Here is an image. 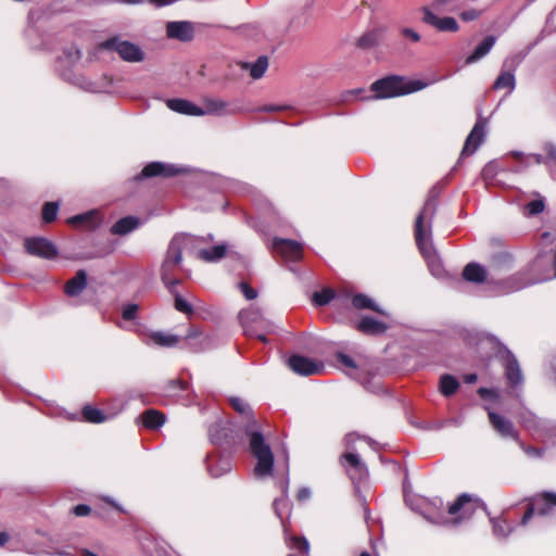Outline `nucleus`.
<instances>
[{
	"label": "nucleus",
	"mask_w": 556,
	"mask_h": 556,
	"mask_svg": "<svg viewBox=\"0 0 556 556\" xmlns=\"http://www.w3.org/2000/svg\"><path fill=\"white\" fill-rule=\"evenodd\" d=\"M229 402L235 410L247 418V421L241 429L249 442V451L256 459V464L253 469L254 476L258 479L270 477L273 475L275 463L274 453L269 443L262 433L261 427L255 420L250 406L240 397H231Z\"/></svg>",
	"instance_id": "nucleus-1"
},
{
	"label": "nucleus",
	"mask_w": 556,
	"mask_h": 556,
	"mask_svg": "<svg viewBox=\"0 0 556 556\" xmlns=\"http://www.w3.org/2000/svg\"><path fill=\"white\" fill-rule=\"evenodd\" d=\"M437 212V199L430 195L415 222V239L421 254L427 258L429 269L435 277H441L443 268L431 244V223Z\"/></svg>",
	"instance_id": "nucleus-2"
},
{
	"label": "nucleus",
	"mask_w": 556,
	"mask_h": 556,
	"mask_svg": "<svg viewBox=\"0 0 556 556\" xmlns=\"http://www.w3.org/2000/svg\"><path fill=\"white\" fill-rule=\"evenodd\" d=\"M198 241L199 238L188 233L176 235L170 240L161 266V279L170 293H174V287L180 283L174 274L181 265L182 252L193 251Z\"/></svg>",
	"instance_id": "nucleus-3"
},
{
	"label": "nucleus",
	"mask_w": 556,
	"mask_h": 556,
	"mask_svg": "<svg viewBox=\"0 0 556 556\" xmlns=\"http://www.w3.org/2000/svg\"><path fill=\"white\" fill-rule=\"evenodd\" d=\"M428 84L420 80H405L399 76H390L375 81L371 85V91L375 92V98H393L399 96L408 94L426 88Z\"/></svg>",
	"instance_id": "nucleus-4"
},
{
	"label": "nucleus",
	"mask_w": 556,
	"mask_h": 556,
	"mask_svg": "<svg viewBox=\"0 0 556 556\" xmlns=\"http://www.w3.org/2000/svg\"><path fill=\"white\" fill-rule=\"evenodd\" d=\"M210 440L215 445H236L244 441L245 435L241 428H237L232 422L225 419H218L208 428Z\"/></svg>",
	"instance_id": "nucleus-5"
},
{
	"label": "nucleus",
	"mask_w": 556,
	"mask_h": 556,
	"mask_svg": "<svg viewBox=\"0 0 556 556\" xmlns=\"http://www.w3.org/2000/svg\"><path fill=\"white\" fill-rule=\"evenodd\" d=\"M488 340L493 343L496 349L495 356L501 361L510 387L521 386L523 383V376L516 356L494 337H490Z\"/></svg>",
	"instance_id": "nucleus-6"
},
{
	"label": "nucleus",
	"mask_w": 556,
	"mask_h": 556,
	"mask_svg": "<svg viewBox=\"0 0 556 556\" xmlns=\"http://www.w3.org/2000/svg\"><path fill=\"white\" fill-rule=\"evenodd\" d=\"M239 320L247 336L255 337L264 343L267 342L266 337L258 333V331L268 330L270 328V324L263 317L258 307L251 305L250 307L240 311Z\"/></svg>",
	"instance_id": "nucleus-7"
},
{
	"label": "nucleus",
	"mask_w": 556,
	"mask_h": 556,
	"mask_svg": "<svg viewBox=\"0 0 556 556\" xmlns=\"http://www.w3.org/2000/svg\"><path fill=\"white\" fill-rule=\"evenodd\" d=\"M356 439V435L353 433H350L345 437L344 441L348 447V452L341 456L340 463L346 468V471L353 481H361L367 477L368 471L366 465L353 451L352 443Z\"/></svg>",
	"instance_id": "nucleus-8"
},
{
	"label": "nucleus",
	"mask_w": 556,
	"mask_h": 556,
	"mask_svg": "<svg viewBox=\"0 0 556 556\" xmlns=\"http://www.w3.org/2000/svg\"><path fill=\"white\" fill-rule=\"evenodd\" d=\"M100 47L104 50H111L118 53V55L126 62H141L144 59V52L141 48L127 40H122L119 37H112L103 41Z\"/></svg>",
	"instance_id": "nucleus-9"
},
{
	"label": "nucleus",
	"mask_w": 556,
	"mask_h": 556,
	"mask_svg": "<svg viewBox=\"0 0 556 556\" xmlns=\"http://www.w3.org/2000/svg\"><path fill=\"white\" fill-rule=\"evenodd\" d=\"M556 507V494L552 492H545L541 495L535 496L527 511L525 513L521 525L526 526L529 520L534 516V514L539 516H547L549 515L554 508Z\"/></svg>",
	"instance_id": "nucleus-10"
},
{
	"label": "nucleus",
	"mask_w": 556,
	"mask_h": 556,
	"mask_svg": "<svg viewBox=\"0 0 556 556\" xmlns=\"http://www.w3.org/2000/svg\"><path fill=\"white\" fill-rule=\"evenodd\" d=\"M492 428L504 439H509L519 442V432L513 421L493 410L485 407Z\"/></svg>",
	"instance_id": "nucleus-11"
},
{
	"label": "nucleus",
	"mask_w": 556,
	"mask_h": 556,
	"mask_svg": "<svg viewBox=\"0 0 556 556\" xmlns=\"http://www.w3.org/2000/svg\"><path fill=\"white\" fill-rule=\"evenodd\" d=\"M273 250L286 261L298 262L302 258L303 245L295 240L275 238Z\"/></svg>",
	"instance_id": "nucleus-12"
},
{
	"label": "nucleus",
	"mask_w": 556,
	"mask_h": 556,
	"mask_svg": "<svg viewBox=\"0 0 556 556\" xmlns=\"http://www.w3.org/2000/svg\"><path fill=\"white\" fill-rule=\"evenodd\" d=\"M62 76L65 80L89 92L108 91V87L111 83L106 77L102 78L100 81H93L81 74H76L73 72H64L62 73Z\"/></svg>",
	"instance_id": "nucleus-13"
},
{
	"label": "nucleus",
	"mask_w": 556,
	"mask_h": 556,
	"mask_svg": "<svg viewBox=\"0 0 556 556\" xmlns=\"http://www.w3.org/2000/svg\"><path fill=\"white\" fill-rule=\"evenodd\" d=\"M27 253L47 260H52L58 255L56 247L46 238H28L25 240Z\"/></svg>",
	"instance_id": "nucleus-14"
},
{
	"label": "nucleus",
	"mask_w": 556,
	"mask_h": 556,
	"mask_svg": "<svg viewBox=\"0 0 556 556\" xmlns=\"http://www.w3.org/2000/svg\"><path fill=\"white\" fill-rule=\"evenodd\" d=\"M421 12L424 13L422 22L434 27L439 31L455 33L459 28L458 23L454 17H439L428 5L422 7Z\"/></svg>",
	"instance_id": "nucleus-15"
},
{
	"label": "nucleus",
	"mask_w": 556,
	"mask_h": 556,
	"mask_svg": "<svg viewBox=\"0 0 556 556\" xmlns=\"http://www.w3.org/2000/svg\"><path fill=\"white\" fill-rule=\"evenodd\" d=\"M288 364L292 371L301 376L317 375L324 370L321 363L302 355H292Z\"/></svg>",
	"instance_id": "nucleus-16"
},
{
	"label": "nucleus",
	"mask_w": 556,
	"mask_h": 556,
	"mask_svg": "<svg viewBox=\"0 0 556 556\" xmlns=\"http://www.w3.org/2000/svg\"><path fill=\"white\" fill-rule=\"evenodd\" d=\"M486 119L479 117L470 134L468 135L460 156H468L476 152L479 146L482 143L485 136Z\"/></svg>",
	"instance_id": "nucleus-17"
},
{
	"label": "nucleus",
	"mask_w": 556,
	"mask_h": 556,
	"mask_svg": "<svg viewBox=\"0 0 556 556\" xmlns=\"http://www.w3.org/2000/svg\"><path fill=\"white\" fill-rule=\"evenodd\" d=\"M199 241L197 242V248L192 251L197 253L198 258L207 262H218L220 261L227 253V245L224 243L217 244L215 247H212L210 249H201L199 248V244L204 241H213V235H207L206 238L204 237H198Z\"/></svg>",
	"instance_id": "nucleus-18"
},
{
	"label": "nucleus",
	"mask_w": 556,
	"mask_h": 556,
	"mask_svg": "<svg viewBox=\"0 0 556 556\" xmlns=\"http://www.w3.org/2000/svg\"><path fill=\"white\" fill-rule=\"evenodd\" d=\"M166 35L170 39L182 42L191 41L194 37V27L189 21L168 22L166 24Z\"/></svg>",
	"instance_id": "nucleus-19"
},
{
	"label": "nucleus",
	"mask_w": 556,
	"mask_h": 556,
	"mask_svg": "<svg viewBox=\"0 0 556 556\" xmlns=\"http://www.w3.org/2000/svg\"><path fill=\"white\" fill-rule=\"evenodd\" d=\"M548 420L538 417L530 410H525L520 415L521 426L534 438L541 439L546 430Z\"/></svg>",
	"instance_id": "nucleus-20"
},
{
	"label": "nucleus",
	"mask_w": 556,
	"mask_h": 556,
	"mask_svg": "<svg viewBox=\"0 0 556 556\" xmlns=\"http://www.w3.org/2000/svg\"><path fill=\"white\" fill-rule=\"evenodd\" d=\"M206 468L213 478H218L232 468V463L229 456L211 455L206 458Z\"/></svg>",
	"instance_id": "nucleus-21"
},
{
	"label": "nucleus",
	"mask_w": 556,
	"mask_h": 556,
	"mask_svg": "<svg viewBox=\"0 0 556 556\" xmlns=\"http://www.w3.org/2000/svg\"><path fill=\"white\" fill-rule=\"evenodd\" d=\"M240 111L241 110L238 105L230 104L220 99L205 100V108L203 109L204 115H232L239 113Z\"/></svg>",
	"instance_id": "nucleus-22"
},
{
	"label": "nucleus",
	"mask_w": 556,
	"mask_h": 556,
	"mask_svg": "<svg viewBox=\"0 0 556 556\" xmlns=\"http://www.w3.org/2000/svg\"><path fill=\"white\" fill-rule=\"evenodd\" d=\"M476 507H481L484 510L486 509L484 503L478 501L472 503L471 496L464 493L459 495L452 505H450L447 511L450 515H456L463 510V515H466L471 514Z\"/></svg>",
	"instance_id": "nucleus-23"
},
{
	"label": "nucleus",
	"mask_w": 556,
	"mask_h": 556,
	"mask_svg": "<svg viewBox=\"0 0 556 556\" xmlns=\"http://www.w3.org/2000/svg\"><path fill=\"white\" fill-rule=\"evenodd\" d=\"M285 540L291 551L288 556H309V543L304 536L291 535L285 530Z\"/></svg>",
	"instance_id": "nucleus-24"
},
{
	"label": "nucleus",
	"mask_w": 556,
	"mask_h": 556,
	"mask_svg": "<svg viewBox=\"0 0 556 556\" xmlns=\"http://www.w3.org/2000/svg\"><path fill=\"white\" fill-rule=\"evenodd\" d=\"M178 173V169H176L174 166L162 163V162H152L149 163L143 167L141 170V174L138 176V178L141 177H154V176H164V177H170Z\"/></svg>",
	"instance_id": "nucleus-25"
},
{
	"label": "nucleus",
	"mask_w": 556,
	"mask_h": 556,
	"mask_svg": "<svg viewBox=\"0 0 556 556\" xmlns=\"http://www.w3.org/2000/svg\"><path fill=\"white\" fill-rule=\"evenodd\" d=\"M167 106L177 113L190 115V116H202L204 115L203 109L195 105L193 102L184 99H170L167 101Z\"/></svg>",
	"instance_id": "nucleus-26"
},
{
	"label": "nucleus",
	"mask_w": 556,
	"mask_h": 556,
	"mask_svg": "<svg viewBox=\"0 0 556 556\" xmlns=\"http://www.w3.org/2000/svg\"><path fill=\"white\" fill-rule=\"evenodd\" d=\"M87 286V274L80 269L76 275L65 283L64 291L68 296H76L83 292Z\"/></svg>",
	"instance_id": "nucleus-27"
},
{
	"label": "nucleus",
	"mask_w": 556,
	"mask_h": 556,
	"mask_svg": "<svg viewBox=\"0 0 556 556\" xmlns=\"http://www.w3.org/2000/svg\"><path fill=\"white\" fill-rule=\"evenodd\" d=\"M185 340L187 341L188 348L194 352H199L205 349L208 343V338L202 333L198 328L190 327Z\"/></svg>",
	"instance_id": "nucleus-28"
},
{
	"label": "nucleus",
	"mask_w": 556,
	"mask_h": 556,
	"mask_svg": "<svg viewBox=\"0 0 556 556\" xmlns=\"http://www.w3.org/2000/svg\"><path fill=\"white\" fill-rule=\"evenodd\" d=\"M463 277L467 281L481 283L488 279V273L482 265L478 263H469L463 270Z\"/></svg>",
	"instance_id": "nucleus-29"
},
{
	"label": "nucleus",
	"mask_w": 556,
	"mask_h": 556,
	"mask_svg": "<svg viewBox=\"0 0 556 556\" xmlns=\"http://www.w3.org/2000/svg\"><path fill=\"white\" fill-rule=\"evenodd\" d=\"M357 329L365 334H381L387 331L388 326L372 317L365 316L359 320Z\"/></svg>",
	"instance_id": "nucleus-30"
},
{
	"label": "nucleus",
	"mask_w": 556,
	"mask_h": 556,
	"mask_svg": "<svg viewBox=\"0 0 556 556\" xmlns=\"http://www.w3.org/2000/svg\"><path fill=\"white\" fill-rule=\"evenodd\" d=\"M140 226V219L135 216H126L118 219L111 228L113 235L125 236Z\"/></svg>",
	"instance_id": "nucleus-31"
},
{
	"label": "nucleus",
	"mask_w": 556,
	"mask_h": 556,
	"mask_svg": "<svg viewBox=\"0 0 556 556\" xmlns=\"http://www.w3.org/2000/svg\"><path fill=\"white\" fill-rule=\"evenodd\" d=\"M116 413H104L99 408L86 405L83 407V417L86 421L91 424H102L106 420L112 419Z\"/></svg>",
	"instance_id": "nucleus-32"
},
{
	"label": "nucleus",
	"mask_w": 556,
	"mask_h": 556,
	"mask_svg": "<svg viewBox=\"0 0 556 556\" xmlns=\"http://www.w3.org/2000/svg\"><path fill=\"white\" fill-rule=\"evenodd\" d=\"M288 486H289V481L287 479L285 482L281 483V490H282L283 495L279 498H276L273 503L274 511H275L276 516L281 520L283 531L288 530L286 521L282 519V511L289 510V501H288V496H287Z\"/></svg>",
	"instance_id": "nucleus-33"
},
{
	"label": "nucleus",
	"mask_w": 556,
	"mask_h": 556,
	"mask_svg": "<svg viewBox=\"0 0 556 556\" xmlns=\"http://www.w3.org/2000/svg\"><path fill=\"white\" fill-rule=\"evenodd\" d=\"M495 43V37L488 36L475 49V51L466 59L467 64L475 63L485 56Z\"/></svg>",
	"instance_id": "nucleus-34"
},
{
	"label": "nucleus",
	"mask_w": 556,
	"mask_h": 556,
	"mask_svg": "<svg viewBox=\"0 0 556 556\" xmlns=\"http://www.w3.org/2000/svg\"><path fill=\"white\" fill-rule=\"evenodd\" d=\"M352 305L356 309H371L380 315H387L386 312L380 308L372 299L363 293L355 294L352 298Z\"/></svg>",
	"instance_id": "nucleus-35"
},
{
	"label": "nucleus",
	"mask_w": 556,
	"mask_h": 556,
	"mask_svg": "<svg viewBox=\"0 0 556 556\" xmlns=\"http://www.w3.org/2000/svg\"><path fill=\"white\" fill-rule=\"evenodd\" d=\"M542 281V279H522L520 275L514 276L502 282V291L503 292H513L520 290L527 286L538 283Z\"/></svg>",
	"instance_id": "nucleus-36"
},
{
	"label": "nucleus",
	"mask_w": 556,
	"mask_h": 556,
	"mask_svg": "<svg viewBox=\"0 0 556 556\" xmlns=\"http://www.w3.org/2000/svg\"><path fill=\"white\" fill-rule=\"evenodd\" d=\"M141 418L143 426L149 429H156L165 421V416L155 409H148L142 414Z\"/></svg>",
	"instance_id": "nucleus-37"
},
{
	"label": "nucleus",
	"mask_w": 556,
	"mask_h": 556,
	"mask_svg": "<svg viewBox=\"0 0 556 556\" xmlns=\"http://www.w3.org/2000/svg\"><path fill=\"white\" fill-rule=\"evenodd\" d=\"M516 87L515 75L511 71H502L493 84L494 89L507 88L508 92H513Z\"/></svg>",
	"instance_id": "nucleus-38"
},
{
	"label": "nucleus",
	"mask_w": 556,
	"mask_h": 556,
	"mask_svg": "<svg viewBox=\"0 0 556 556\" xmlns=\"http://www.w3.org/2000/svg\"><path fill=\"white\" fill-rule=\"evenodd\" d=\"M459 381L452 375L445 374L440 378V392L444 396L453 395L459 388Z\"/></svg>",
	"instance_id": "nucleus-39"
},
{
	"label": "nucleus",
	"mask_w": 556,
	"mask_h": 556,
	"mask_svg": "<svg viewBox=\"0 0 556 556\" xmlns=\"http://www.w3.org/2000/svg\"><path fill=\"white\" fill-rule=\"evenodd\" d=\"M150 339L153 343L165 346V348H172L175 346L179 342V337L166 332H153L150 336Z\"/></svg>",
	"instance_id": "nucleus-40"
},
{
	"label": "nucleus",
	"mask_w": 556,
	"mask_h": 556,
	"mask_svg": "<svg viewBox=\"0 0 556 556\" xmlns=\"http://www.w3.org/2000/svg\"><path fill=\"white\" fill-rule=\"evenodd\" d=\"M243 66L250 68V75L252 78L260 79L268 67V59L267 56L262 55L253 64L245 63Z\"/></svg>",
	"instance_id": "nucleus-41"
},
{
	"label": "nucleus",
	"mask_w": 556,
	"mask_h": 556,
	"mask_svg": "<svg viewBox=\"0 0 556 556\" xmlns=\"http://www.w3.org/2000/svg\"><path fill=\"white\" fill-rule=\"evenodd\" d=\"M491 522L493 525V533L498 539H506L513 531V528L505 519L493 518Z\"/></svg>",
	"instance_id": "nucleus-42"
},
{
	"label": "nucleus",
	"mask_w": 556,
	"mask_h": 556,
	"mask_svg": "<svg viewBox=\"0 0 556 556\" xmlns=\"http://www.w3.org/2000/svg\"><path fill=\"white\" fill-rule=\"evenodd\" d=\"M381 34H382V31L380 29H372V30L364 34L358 39V46L364 49H369V48L375 47L379 42V40L381 38Z\"/></svg>",
	"instance_id": "nucleus-43"
},
{
	"label": "nucleus",
	"mask_w": 556,
	"mask_h": 556,
	"mask_svg": "<svg viewBox=\"0 0 556 556\" xmlns=\"http://www.w3.org/2000/svg\"><path fill=\"white\" fill-rule=\"evenodd\" d=\"M334 298V291L332 289L326 288L319 292H315L313 295V301L317 306L327 305Z\"/></svg>",
	"instance_id": "nucleus-44"
},
{
	"label": "nucleus",
	"mask_w": 556,
	"mask_h": 556,
	"mask_svg": "<svg viewBox=\"0 0 556 556\" xmlns=\"http://www.w3.org/2000/svg\"><path fill=\"white\" fill-rule=\"evenodd\" d=\"M172 294L175 296L174 306L178 312L187 314V315H191L193 313L192 305L186 299H184L180 294H178V292L176 291L175 288H174V293H172Z\"/></svg>",
	"instance_id": "nucleus-45"
},
{
	"label": "nucleus",
	"mask_w": 556,
	"mask_h": 556,
	"mask_svg": "<svg viewBox=\"0 0 556 556\" xmlns=\"http://www.w3.org/2000/svg\"><path fill=\"white\" fill-rule=\"evenodd\" d=\"M59 211L58 202H47L42 207V219L45 223H51L56 218Z\"/></svg>",
	"instance_id": "nucleus-46"
},
{
	"label": "nucleus",
	"mask_w": 556,
	"mask_h": 556,
	"mask_svg": "<svg viewBox=\"0 0 556 556\" xmlns=\"http://www.w3.org/2000/svg\"><path fill=\"white\" fill-rule=\"evenodd\" d=\"M459 0H433L430 5H428L433 11H443L447 5H453L450 10H454L458 7Z\"/></svg>",
	"instance_id": "nucleus-47"
},
{
	"label": "nucleus",
	"mask_w": 556,
	"mask_h": 556,
	"mask_svg": "<svg viewBox=\"0 0 556 556\" xmlns=\"http://www.w3.org/2000/svg\"><path fill=\"white\" fill-rule=\"evenodd\" d=\"M545 205L543 200H532L526 205V212L529 216L538 215L543 212Z\"/></svg>",
	"instance_id": "nucleus-48"
},
{
	"label": "nucleus",
	"mask_w": 556,
	"mask_h": 556,
	"mask_svg": "<svg viewBox=\"0 0 556 556\" xmlns=\"http://www.w3.org/2000/svg\"><path fill=\"white\" fill-rule=\"evenodd\" d=\"M541 439L556 443V421L548 420L546 430Z\"/></svg>",
	"instance_id": "nucleus-49"
},
{
	"label": "nucleus",
	"mask_w": 556,
	"mask_h": 556,
	"mask_svg": "<svg viewBox=\"0 0 556 556\" xmlns=\"http://www.w3.org/2000/svg\"><path fill=\"white\" fill-rule=\"evenodd\" d=\"M519 447L530 457H541L543 455V451L540 448H536L534 446H528L526 445L521 439L519 438V442H516Z\"/></svg>",
	"instance_id": "nucleus-50"
},
{
	"label": "nucleus",
	"mask_w": 556,
	"mask_h": 556,
	"mask_svg": "<svg viewBox=\"0 0 556 556\" xmlns=\"http://www.w3.org/2000/svg\"><path fill=\"white\" fill-rule=\"evenodd\" d=\"M478 394L484 400H497L500 397V393L496 389H489L483 387L478 389Z\"/></svg>",
	"instance_id": "nucleus-51"
},
{
	"label": "nucleus",
	"mask_w": 556,
	"mask_h": 556,
	"mask_svg": "<svg viewBox=\"0 0 556 556\" xmlns=\"http://www.w3.org/2000/svg\"><path fill=\"white\" fill-rule=\"evenodd\" d=\"M137 312H138V305L137 304H127L124 308H123V318L126 319V320H132L135 319L136 315H137Z\"/></svg>",
	"instance_id": "nucleus-52"
},
{
	"label": "nucleus",
	"mask_w": 556,
	"mask_h": 556,
	"mask_svg": "<svg viewBox=\"0 0 556 556\" xmlns=\"http://www.w3.org/2000/svg\"><path fill=\"white\" fill-rule=\"evenodd\" d=\"M337 359L342 366L353 369V370L356 369V364L351 356H349L344 353H339L337 356Z\"/></svg>",
	"instance_id": "nucleus-53"
},
{
	"label": "nucleus",
	"mask_w": 556,
	"mask_h": 556,
	"mask_svg": "<svg viewBox=\"0 0 556 556\" xmlns=\"http://www.w3.org/2000/svg\"><path fill=\"white\" fill-rule=\"evenodd\" d=\"M92 216H93L92 212L78 214L76 216L71 217L68 219V223L74 224V225H81L84 223L89 222L92 218Z\"/></svg>",
	"instance_id": "nucleus-54"
},
{
	"label": "nucleus",
	"mask_w": 556,
	"mask_h": 556,
	"mask_svg": "<svg viewBox=\"0 0 556 556\" xmlns=\"http://www.w3.org/2000/svg\"><path fill=\"white\" fill-rule=\"evenodd\" d=\"M239 288L247 300H254L257 296L256 290L250 287L247 282H241Z\"/></svg>",
	"instance_id": "nucleus-55"
},
{
	"label": "nucleus",
	"mask_w": 556,
	"mask_h": 556,
	"mask_svg": "<svg viewBox=\"0 0 556 556\" xmlns=\"http://www.w3.org/2000/svg\"><path fill=\"white\" fill-rule=\"evenodd\" d=\"M401 34L405 38L412 40L413 42H418V41H420V38H421L420 35L416 30H414L413 28H408V27L402 28Z\"/></svg>",
	"instance_id": "nucleus-56"
},
{
	"label": "nucleus",
	"mask_w": 556,
	"mask_h": 556,
	"mask_svg": "<svg viewBox=\"0 0 556 556\" xmlns=\"http://www.w3.org/2000/svg\"><path fill=\"white\" fill-rule=\"evenodd\" d=\"M480 15H481V11L476 10V9H470V10L464 11L460 14V17L465 22H470V21L477 20Z\"/></svg>",
	"instance_id": "nucleus-57"
},
{
	"label": "nucleus",
	"mask_w": 556,
	"mask_h": 556,
	"mask_svg": "<svg viewBox=\"0 0 556 556\" xmlns=\"http://www.w3.org/2000/svg\"><path fill=\"white\" fill-rule=\"evenodd\" d=\"M545 151V160H547V165L551 166L552 163L556 162V148L553 144H547Z\"/></svg>",
	"instance_id": "nucleus-58"
},
{
	"label": "nucleus",
	"mask_w": 556,
	"mask_h": 556,
	"mask_svg": "<svg viewBox=\"0 0 556 556\" xmlns=\"http://www.w3.org/2000/svg\"><path fill=\"white\" fill-rule=\"evenodd\" d=\"M65 55L68 62L74 63L80 59V51L72 47L67 52H65Z\"/></svg>",
	"instance_id": "nucleus-59"
},
{
	"label": "nucleus",
	"mask_w": 556,
	"mask_h": 556,
	"mask_svg": "<svg viewBox=\"0 0 556 556\" xmlns=\"http://www.w3.org/2000/svg\"><path fill=\"white\" fill-rule=\"evenodd\" d=\"M90 511H91V508L85 504H79L74 507V514L79 517L88 516L90 514Z\"/></svg>",
	"instance_id": "nucleus-60"
},
{
	"label": "nucleus",
	"mask_w": 556,
	"mask_h": 556,
	"mask_svg": "<svg viewBox=\"0 0 556 556\" xmlns=\"http://www.w3.org/2000/svg\"><path fill=\"white\" fill-rule=\"evenodd\" d=\"M168 389L169 390H175V389H179L181 391H185L188 389V383L187 382H184L181 380H170L168 382Z\"/></svg>",
	"instance_id": "nucleus-61"
},
{
	"label": "nucleus",
	"mask_w": 556,
	"mask_h": 556,
	"mask_svg": "<svg viewBox=\"0 0 556 556\" xmlns=\"http://www.w3.org/2000/svg\"><path fill=\"white\" fill-rule=\"evenodd\" d=\"M312 493L308 488H302L299 490L296 498L300 502L307 501L311 497Z\"/></svg>",
	"instance_id": "nucleus-62"
},
{
	"label": "nucleus",
	"mask_w": 556,
	"mask_h": 556,
	"mask_svg": "<svg viewBox=\"0 0 556 556\" xmlns=\"http://www.w3.org/2000/svg\"><path fill=\"white\" fill-rule=\"evenodd\" d=\"M285 106H281V105H274V104H268V105H263L258 109L260 112H277V111H281L283 110Z\"/></svg>",
	"instance_id": "nucleus-63"
},
{
	"label": "nucleus",
	"mask_w": 556,
	"mask_h": 556,
	"mask_svg": "<svg viewBox=\"0 0 556 556\" xmlns=\"http://www.w3.org/2000/svg\"><path fill=\"white\" fill-rule=\"evenodd\" d=\"M425 518L433 523H440V525H443V523H446L447 522V519L444 517V516H437V517H431L429 515H426L425 514Z\"/></svg>",
	"instance_id": "nucleus-64"
}]
</instances>
